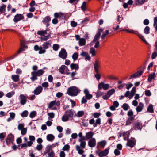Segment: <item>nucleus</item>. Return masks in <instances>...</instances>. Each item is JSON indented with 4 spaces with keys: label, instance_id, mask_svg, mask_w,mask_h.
Returning a JSON list of instances; mask_svg holds the SVG:
<instances>
[{
    "label": "nucleus",
    "instance_id": "1",
    "mask_svg": "<svg viewBox=\"0 0 157 157\" xmlns=\"http://www.w3.org/2000/svg\"><path fill=\"white\" fill-rule=\"evenodd\" d=\"M80 90L76 86H72L69 87L67 90V93L68 94L71 96H76Z\"/></svg>",
    "mask_w": 157,
    "mask_h": 157
},
{
    "label": "nucleus",
    "instance_id": "2",
    "mask_svg": "<svg viewBox=\"0 0 157 157\" xmlns=\"http://www.w3.org/2000/svg\"><path fill=\"white\" fill-rule=\"evenodd\" d=\"M58 56L63 59H66L67 56V53L64 48H62L61 49V51L59 52Z\"/></svg>",
    "mask_w": 157,
    "mask_h": 157
},
{
    "label": "nucleus",
    "instance_id": "3",
    "mask_svg": "<svg viewBox=\"0 0 157 157\" xmlns=\"http://www.w3.org/2000/svg\"><path fill=\"white\" fill-rule=\"evenodd\" d=\"M24 17L23 15V14H17L14 16L13 21L15 23H17L20 21L22 20H23V21H24Z\"/></svg>",
    "mask_w": 157,
    "mask_h": 157
},
{
    "label": "nucleus",
    "instance_id": "4",
    "mask_svg": "<svg viewBox=\"0 0 157 157\" xmlns=\"http://www.w3.org/2000/svg\"><path fill=\"white\" fill-rule=\"evenodd\" d=\"M20 97L21 98L20 104L22 105H24L26 104L27 101V98H28V97H26L23 94H21L20 95Z\"/></svg>",
    "mask_w": 157,
    "mask_h": 157
},
{
    "label": "nucleus",
    "instance_id": "5",
    "mask_svg": "<svg viewBox=\"0 0 157 157\" xmlns=\"http://www.w3.org/2000/svg\"><path fill=\"white\" fill-rule=\"evenodd\" d=\"M43 88L40 86H39L34 90L33 93L35 95H38L41 93Z\"/></svg>",
    "mask_w": 157,
    "mask_h": 157
},
{
    "label": "nucleus",
    "instance_id": "6",
    "mask_svg": "<svg viewBox=\"0 0 157 157\" xmlns=\"http://www.w3.org/2000/svg\"><path fill=\"white\" fill-rule=\"evenodd\" d=\"M96 141L94 138H92L88 142V145L89 147H94L96 145Z\"/></svg>",
    "mask_w": 157,
    "mask_h": 157
},
{
    "label": "nucleus",
    "instance_id": "7",
    "mask_svg": "<svg viewBox=\"0 0 157 157\" xmlns=\"http://www.w3.org/2000/svg\"><path fill=\"white\" fill-rule=\"evenodd\" d=\"M65 114L70 118H71V119H70V120H72V119L74 113L72 109H69L66 111Z\"/></svg>",
    "mask_w": 157,
    "mask_h": 157
},
{
    "label": "nucleus",
    "instance_id": "8",
    "mask_svg": "<svg viewBox=\"0 0 157 157\" xmlns=\"http://www.w3.org/2000/svg\"><path fill=\"white\" fill-rule=\"evenodd\" d=\"M109 152V149H105L104 151L100 152L98 155L100 157H102L106 156L108 154Z\"/></svg>",
    "mask_w": 157,
    "mask_h": 157
},
{
    "label": "nucleus",
    "instance_id": "9",
    "mask_svg": "<svg viewBox=\"0 0 157 157\" xmlns=\"http://www.w3.org/2000/svg\"><path fill=\"white\" fill-rule=\"evenodd\" d=\"M142 124L140 122H136L135 123L133 126V128L135 130H141L142 128Z\"/></svg>",
    "mask_w": 157,
    "mask_h": 157
},
{
    "label": "nucleus",
    "instance_id": "10",
    "mask_svg": "<svg viewBox=\"0 0 157 157\" xmlns=\"http://www.w3.org/2000/svg\"><path fill=\"white\" fill-rule=\"evenodd\" d=\"M51 41H48L44 42L43 43L42 46L44 49H48L51 46Z\"/></svg>",
    "mask_w": 157,
    "mask_h": 157
},
{
    "label": "nucleus",
    "instance_id": "11",
    "mask_svg": "<svg viewBox=\"0 0 157 157\" xmlns=\"http://www.w3.org/2000/svg\"><path fill=\"white\" fill-rule=\"evenodd\" d=\"M144 66H143L142 67L141 66L140 67L141 68V70L138 71L135 73L137 77H140L142 75L143 72V71L144 69Z\"/></svg>",
    "mask_w": 157,
    "mask_h": 157
},
{
    "label": "nucleus",
    "instance_id": "12",
    "mask_svg": "<svg viewBox=\"0 0 157 157\" xmlns=\"http://www.w3.org/2000/svg\"><path fill=\"white\" fill-rule=\"evenodd\" d=\"M156 75L155 72L150 74L148 78V81L151 82L152 79H154L156 77Z\"/></svg>",
    "mask_w": 157,
    "mask_h": 157
},
{
    "label": "nucleus",
    "instance_id": "13",
    "mask_svg": "<svg viewBox=\"0 0 157 157\" xmlns=\"http://www.w3.org/2000/svg\"><path fill=\"white\" fill-rule=\"evenodd\" d=\"M135 145V143L132 140H128L127 143V146L132 148Z\"/></svg>",
    "mask_w": 157,
    "mask_h": 157
},
{
    "label": "nucleus",
    "instance_id": "14",
    "mask_svg": "<svg viewBox=\"0 0 157 157\" xmlns=\"http://www.w3.org/2000/svg\"><path fill=\"white\" fill-rule=\"evenodd\" d=\"M47 139L49 141H52L54 139L55 137L52 134H49L47 136Z\"/></svg>",
    "mask_w": 157,
    "mask_h": 157
},
{
    "label": "nucleus",
    "instance_id": "15",
    "mask_svg": "<svg viewBox=\"0 0 157 157\" xmlns=\"http://www.w3.org/2000/svg\"><path fill=\"white\" fill-rule=\"evenodd\" d=\"M135 116L134 117H129L126 121L125 125H130L132 123V122L133 121Z\"/></svg>",
    "mask_w": 157,
    "mask_h": 157
},
{
    "label": "nucleus",
    "instance_id": "16",
    "mask_svg": "<svg viewBox=\"0 0 157 157\" xmlns=\"http://www.w3.org/2000/svg\"><path fill=\"white\" fill-rule=\"evenodd\" d=\"M52 146L51 145H48L45 148V150L44 151V155H45L47 153L50 152V151H51V150H52L51 149Z\"/></svg>",
    "mask_w": 157,
    "mask_h": 157
},
{
    "label": "nucleus",
    "instance_id": "17",
    "mask_svg": "<svg viewBox=\"0 0 157 157\" xmlns=\"http://www.w3.org/2000/svg\"><path fill=\"white\" fill-rule=\"evenodd\" d=\"M70 68L71 70L75 69L76 70H78L79 67L78 65L77 64L71 63L70 65Z\"/></svg>",
    "mask_w": 157,
    "mask_h": 157
},
{
    "label": "nucleus",
    "instance_id": "18",
    "mask_svg": "<svg viewBox=\"0 0 157 157\" xmlns=\"http://www.w3.org/2000/svg\"><path fill=\"white\" fill-rule=\"evenodd\" d=\"M67 68V67L65 65H62L61 66L59 69V72L62 74H64V70L65 68Z\"/></svg>",
    "mask_w": 157,
    "mask_h": 157
},
{
    "label": "nucleus",
    "instance_id": "19",
    "mask_svg": "<svg viewBox=\"0 0 157 157\" xmlns=\"http://www.w3.org/2000/svg\"><path fill=\"white\" fill-rule=\"evenodd\" d=\"M101 33L99 32H98L96 35H95L94 40L93 41V42H94L96 41H98L100 37Z\"/></svg>",
    "mask_w": 157,
    "mask_h": 157
},
{
    "label": "nucleus",
    "instance_id": "20",
    "mask_svg": "<svg viewBox=\"0 0 157 157\" xmlns=\"http://www.w3.org/2000/svg\"><path fill=\"white\" fill-rule=\"evenodd\" d=\"M6 7V6L4 4H3L0 6V15L5 12Z\"/></svg>",
    "mask_w": 157,
    "mask_h": 157
},
{
    "label": "nucleus",
    "instance_id": "21",
    "mask_svg": "<svg viewBox=\"0 0 157 157\" xmlns=\"http://www.w3.org/2000/svg\"><path fill=\"white\" fill-rule=\"evenodd\" d=\"M94 133L90 131L86 133V138L87 139H90L93 137Z\"/></svg>",
    "mask_w": 157,
    "mask_h": 157
},
{
    "label": "nucleus",
    "instance_id": "22",
    "mask_svg": "<svg viewBox=\"0 0 157 157\" xmlns=\"http://www.w3.org/2000/svg\"><path fill=\"white\" fill-rule=\"evenodd\" d=\"M86 40L84 38H81L79 40V44L80 46H84L85 45Z\"/></svg>",
    "mask_w": 157,
    "mask_h": 157
},
{
    "label": "nucleus",
    "instance_id": "23",
    "mask_svg": "<svg viewBox=\"0 0 157 157\" xmlns=\"http://www.w3.org/2000/svg\"><path fill=\"white\" fill-rule=\"evenodd\" d=\"M44 71L42 69L38 70L37 71H34L35 73L38 76H40L42 75L44 73Z\"/></svg>",
    "mask_w": 157,
    "mask_h": 157
},
{
    "label": "nucleus",
    "instance_id": "24",
    "mask_svg": "<svg viewBox=\"0 0 157 157\" xmlns=\"http://www.w3.org/2000/svg\"><path fill=\"white\" fill-rule=\"evenodd\" d=\"M34 72V71H33L31 72L32 77H31V79L32 81H34L37 79V75H36L35 73Z\"/></svg>",
    "mask_w": 157,
    "mask_h": 157
},
{
    "label": "nucleus",
    "instance_id": "25",
    "mask_svg": "<svg viewBox=\"0 0 157 157\" xmlns=\"http://www.w3.org/2000/svg\"><path fill=\"white\" fill-rule=\"evenodd\" d=\"M76 150L78 151V153L80 155H82L84 152V151L81 149L80 148V147L77 145L76 147Z\"/></svg>",
    "mask_w": 157,
    "mask_h": 157
},
{
    "label": "nucleus",
    "instance_id": "26",
    "mask_svg": "<svg viewBox=\"0 0 157 157\" xmlns=\"http://www.w3.org/2000/svg\"><path fill=\"white\" fill-rule=\"evenodd\" d=\"M12 80L15 82H17L19 81V76L16 75H13L12 76Z\"/></svg>",
    "mask_w": 157,
    "mask_h": 157
},
{
    "label": "nucleus",
    "instance_id": "27",
    "mask_svg": "<svg viewBox=\"0 0 157 157\" xmlns=\"http://www.w3.org/2000/svg\"><path fill=\"white\" fill-rule=\"evenodd\" d=\"M138 33L137 35L139 38L144 43H145L146 44H147V42L145 40V39L144 38V36L141 34H140L138 33V32H137Z\"/></svg>",
    "mask_w": 157,
    "mask_h": 157
},
{
    "label": "nucleus",
    "instance_id": "28",
    "mask_svg": "<svg viewBox=\"0 0 157 157\" xmlns=\"http://www.w3.org/2000/svg\"><path fill=\"white\" fill-rule=\"evenodd\" d=\"M148 112L151 113H154V110L152 104H150L148 107Z\"/></svg>",
    "mask_w": 157,
    "mask_h": 157
},
{
    "label": "nucleus",
    "instance_id": "29",
    "mask_svg": "<svg viewBox=\"0 0 157 157\" xmlns=\"http://www.w3.org/2000/svg\"><path fill=\"white\" fill-rule=\"evenodd\" d=\"M51 34H49L47 36H44L41 38V41H46L47 40L51 38Z\"/></svg>",
    "mask_w": 157,
    "mask_h": 157
},
{
    "label": "nucleus",
    "instance_id": "30",
    "mask_svg": "<svg viewBox=\"0 0 157 157\" xmlns=\"http://www.w3.org/2000/svg\"><path fill=\"white\" fill-rule=\"evenodd\" d=\"M47 33L46 30L39 31L37 32L38 35L44 36L45 34H47Z\"/></svg>",
    "mask_w": 157,
    "mask_h": 157
},
{
    "label": "nucleus",
    "instance_id": "31",
    "mask_svg": "<svg viewBox=\"0 0 157 157\" xmlns=\"http://www.w3.org/2000/svg\"><path fill=\"white\" fill-rule=\"evenodd\" d=\"M29 112L27 110H25L22 112L21 116L22 117H26L28 115Z\"/></svg>",
    "mask_w": 157,
    "mask_h": 157
},
{
    "label": "nucleus",
    "instance_id": "32",
    "mask_svg": "<svg viewBox=\"0 0 157 157\" xmlns=\"http://www.w3.org/2000/svg\"><path fill=\"white\" fill-rule=\"evenodd\" d=\"M122 107L125 111L127 110L130 108V107L127 103H124L122 106Z\"/></svg>",
    "mask_w": 157,
    "mask_h": 157
},
{
    "label": "nucleus",
    "instance_id": "33",
    "mask_svg": "<svg viewBox=\"0 0 157 157\" xmlns=\"http://www.w3.org/2000/svg\"><path fill=\"white\" fill-rule=\"evenodd\" d=\"M115 92V90L113 88L108 91L107 93L109 96L110 97Z\"/></svg>",
    "mask_w": 157,
    "mask_h": 157
},
{
    "label": "nucleus",
    "instance_id": "34",
    "mask_svg": "<svg viewBox=\"0 0 157 157\" xmlns=\"http://www.w3.org/2000/svg\"><path fill=\"white\" fill-rule=\"evenodd\" d=\"M15 94V92L14 91H12L11 92L8 93L6 94V96L9 98L11 97Z\"/></svg>",
    "mask_w": 157,
    "mask_h": 157
},
{
    "label": "nucleus",
    "instance_id": "35",
    "mask_svg": "<svg viewBox=\"0 0 157 157\" xmlns=\"http://www.w3.org/2000/svg\"><path fill=\"white\" fill-rule=\"evenodd\" d=\"M78 57V54L77 52L74 53L72 56V58L74 61L76 60Z\"/></svg>",
    "mask_w": 157,
    "mask_h": 157
},
{
    "label": "nucleus",
    "instance_id": "36",
    "mask_svg": "<svg viewBox=\"0 0 157 157\" xmlns=\"http://www.w3.org/2000/svg\"><path fill=\"white\" fill-rule=\"evenodd\" d=\"M100 90H99L98 89L97 92L96 93V97L97 98H99L104 94L103 92H102L100 91Z\"/></svg>",
    "mask_w": 157,
    "mask_h": 157
},
{
    "label": "nucleus",
    "instance_id": "37",
    "mask_svg": "<svg viewBox=\"0 0 157 157\" xmlns=\"http://www.w3.org/2000/svg\"><path fill=\"white\" fill-rule=\"evenodd\" d=\"M69 117L65 114L63 116L62 118V120L64 122L67 121L69 120Z\"/></svg>",
    "mask_w": 157,
    "mask_h": 157
},
{
    "label": "nucleus",
    "instance_id": "38",
    "mask_svg": "<svg viewBox=\"0 0 157 157\" xmlns=\"http://www.w3.org/2000/svg\"><path fill=\"white\" fill-rule=\"evenodd\" d=\"M86 2H84L82 3L81 6V8L82 10L85 11L86 10Z\"/></svg>",
    "mask_w": 157,
    "mask_h": 157
},
{
    "label": "nucleus",
    "instance_id": "39",
    "mask_svg": "<svg viewBox=\"0 0 157 157\" xmlns=\"http://www.w3.org/2000/svg\"><path fill=\"white\" fill-rule=\"evenodd\" d=\"M48 115L49 117L48 118V120H50V118H53L55 117V114L53 112L48 113Z\"/></svg>",
    "mask_w": 157,
    "mask_h": 157
},
{
    "label": "nucleus",
    "instance_id": "40",
    "mask_svg": "<svg viewBox=\"0 0 157 157\" xmlns=\"http://www.w3.org/2000/svg\"><path fill=\"white\" fill-rule=\"evenodd\" d=\"M98 144L101 145V147H104L106 144V142L105 141H102L98 142Z\"/></svg>",
    "mask_w": 157,
    "mask_h": 157
},
{
    "label": "nucleus",
    "instance_id": "41",
    "mask_svg": "<svg viewBox=\"0 0 157 157\" xmlns=\"http://www.w3.org/2000/svg\"><path fill=\"white\" fill-rule=\"evenodd\" d=\"M36 115V112L35 111H33L30 113L29 116L31 118H33L35 117Z\"/></svg>",
    "mask_w": 157,
    "mask_h": 157
},
{
    "label": "nucleus",
    "instance_id": "42",
    "mask_svg": "<svg viewBox=\"0 0 157 157\" xmlns=\"http://www.w3.org/2000/svg\"><path fill=\"white\" fill-rule=\"evenodd\" d=\"M104 83L103 82H101L99 83L98 86V88L99 90H101L102 89H104Z\"/></svg>",
    "mask_w": 157,
    "mask_h": 157
},
{
    "label": "nucleus",
    "instance_id": "43",
    "mask_svg": "<svg viewBox=\"0 0 157 157\" xmlns=\"http://www.w3.org/2000/svg\"><path fill=\"white\" fill-rule=\"evenodd\" d=\"M89 52L92 54V56H94L95 55V50L93 47H91L90 48Z\"/></svg>",
    "mask_w": 157,
    "mask_h": 157
},
{
    "label": "nucleus",
    "instance_id": "44",
    "mask_svg": "<svg viewBox=\"0 0 157 157\" xmlns=\"http://www.w3.org/2000/svg\"><path fill=\"white\" fill-rule=\"evenodd\" d=\"M52 48L53 50L55 51H57L58 50L59 47L58 44H54L53 45Z\"/></svg>",
    "mask_w": 157,
    "mask_h": 157
},
{
    "label": "nucleus",
    "instance_id": "45",
    "mask_svg": "<svg viewBox=\"0 0 157 157\" xmlns=\"http://www.w3.org/2000/svg\"><path fill=\"white\" fill-rule=\"evenodd\" d=\"M48 157H54L55 154L52 150L50 152L48 153Z\"/></svg>",
    "mask_w": 157,
    "mask_h": 157
},
{
    "label": "nucleus",
    "instance_id": "46",
    "mask_svg": "<svg viewBox=\"0 0 157 157\" xmlns=\"http://www.w3.org/2000/svg\"><path fill=\"white\" fill-rule=\"evenodd\" d=\"M51 20V18L49 16H47L43 20L42 22H49Z\"/></svg>",
    "mask_w": 157,
    "mask_h": 157
},
{
    "label": "nucleus",
    "instance_id": "47",
    "mask_svg": "<svg viewBox=\"0 0 157 157\" xmlns=\"http://www.w3.org/2000/svg\"><path fill=\"white\" fill-rule=\"evenodd\" d=\"M8 138L10 140L13 142L14 141V136L13 135L10 134H9L7 136Z\"/></svg>",
    "mask_w": 157,
    "mask_h": 157
},
{
    "label": "nucleus",
    "instance_id": "48",
    "mask_svg": "<svg viewBox=\"0 0 157 157\" xmlns=\"http://www.w3.org/2000/svg\"><path fill=\"white\" fill-rule=\"evenodd\" d=\"M109 31L108 30H106L104 33H103L101 36V38L102 39H103L106 36L109 34Z\"/></svg>",
    "mask_w": 157,
    "mask_h": 157
},
{
    "label": "nucleus",
    "instance_id": "49",
    "mask_svg": "<svg viewBox=\"0 0 157 157\" xmlns=\"http://www.w3.org/2000/svg\"><path fill=\"white\" fill-rule=\"evenodd\" d=\"M55 104V101H52L49 104L48 108L49 109L51 108Z\"/></svg>",
    "mask_w": 157,
    "mask_h": 157
},
{
    "label": "nucleus",
    "instance_id": "50",
    "mask_svg": "<svg viewBox=\"0 0 157 157\" xmlns=\"http://www.w3.org/2000/svg\"><path fill=\"white\" fill-rule=\"evenodd\" d=\"M146 0H135V2L136 4H143L145 2Z\"/></svg>",
    "mask_w": 157,
    "mask_h": 157
},
{
    "label": "nucleus",
    "instance_id": "51",
    "mask_svg": "<svg viewBox=\"0 0 157 157\" xmlns=\"http://www.w3.org/2000/svg\"><path fill=\"white\" fill-rule=\"evenodd\" d=\"M70 148V146L68 144H66L63 147L62 149L63 151H68Z\"/></svg>",
    "mask_w": 157,
    "mask_h": 157
},
{
    "label": "nucleus",
    "instance_id": "52",
    "mask_svg": "<svg viewBox=\"0 0 157 157\" xmlns=\"http://www.w3.org/2000/svg\"><path fill=\"white\" fill-rule=\"evenodd\" d=\"M84 114V112L83 111H79L77 112V116L80 117L82 116Z\"/></svg>",
    "mask_w": 157,
    "mask_h": 157
},
{
    "label": "nucleus",
    "instance_id": "53",
    "mask_svg": "<svg viewBox=\"0 0 157 157\" xmlns=\"http://www.w3.org/2000/svg\"><path fill=\"white\" fill-rule=\"evenodd\" d=\"M80 146L82 148H84L85 147L86 145V142L85 141L80 142Z\"/></svg>",
    "mask_w": 157,
    "mask_h": 157
},
{
    "label": "nucleus",
    "instance_id": "54",
    "mask_svg": "<svg viewBox=\"0 0 157 157\" xmlns=\"http://www.w3.org/2000/svg\"><path fill=\"white\" fill-rule=\"evenodd\" d=\"M43 146L41 144H38L36 147V149L38 151H40L43 148Z\"/></svg>",
    "mask_w": 157,
    "mask_h": 157
},
{
    "label": "nucleus",
    "instance_id": "55",
    "mask_svg": "<svg viewBox=\"0 0 157 157\" xmlns=\"http://www.w3.org/2000/svg\"><path fill=\"white\" fill-rule=\"evenodd\" d=\"M133 112L132 110H130L127 113V115L128 116L131 117H133L132 116L133 115Z\"/></svg>",
    "mask_w": 157,
    "mask_h": 157
},
{
    "label": "nucleus",
    "instance_id": "56",
    "mask_svg": "<svg viewBox=\"0 0 157 157\" xmlns=\"http://www.w3.org/2000/svg\"><path fill=\"white\" fill-rule=\"evenodd\" d=\"M127 86V84L124 83L122 84H120L117 86V88L119 89H121L124 86Z\"/></svg>",
    "mask_w": 157,
    "mask_h": 157
},
{
    "label": "nucleus",
    "instance_id": "57",
    "mask_svg": "<svg viewBox=\"0 0 157 157\" xmlns=\"http://www.w3.org/2000/svg\"><path fill=\"white\" fill-rule=\"evenodd\" d=\"M27 129L26 128H23L22 130H21V134L22 135H25L27 132Z\"/></svg>",
    "mask_w": 157,
    "mask_h": 157
},
{
    "label": "nucleus",
    "instance_id": "58",
    "mask_svg": "<svg viewBox=\"0 0 157 157\" xmlns=\"http://www.w3.org/2000/svg\"><path fill=\"white\" fill-rule=\"evenodd\" d=\"M108 79L110 80H118V78L113 76L112 75H109L108 76Z\"/></svg>",
    "mask_w": 157,
    "mask_h": 157
},
{
    "label": "nucleus",
    "instance_id": "59",
    "mask_svg": "<svg viewBox=\"0 0 157 157\" xmlns=\"http://www.w3.org/2000/svg\"><path fill=\"white\" fill-rule=\"evenodd\" d=\"M6 144L8 145H9V144H10V143L11 142L12 143H13V142L12 140H10L9 139V138H8L7 137L6 138Z\"/></svg>",
    "mask_w": 157,
    "mask_h": 157
},
{
    "label": "nucleus",
    "instance_id": "60",
    "mask_svg": "<svg viewBox=\"0 0 157 157\" xmlns=\"http://www.w3.org/2000/svg\"><path fill=\"white\" fill-rule=\"evenodd\" d=\"M71 25L72 27H75L77 26V24L76 22H75L74 21H72L71 22Z\"/></svg>",
    "mask_w": 157,
    "mask_h": 157
},
{
    "label": "nucleus",
    "instance_id": "61",
    "mask_svg": "<svg viewBox=\"0 0 157 157\" xmlns=\"http://www.w3.org/2000/svg\"><path fill=\"white\" fill-rule=\"evenodd\" d=\"M157 56V53L156 52H153L151 55L152 59H154L156 58Z\"/></svg>",
    "mask_w": 157,
    "mask_h": 157
},
{
    "label": "nucleus",
    "instance_id": "62",
    "mask_svg": "<svg viewBox=\"0 0 157 157\" xmlns=\"http://www.w3.org/2000/svg\"><path fill=\"white\" fill-rule=\"evenodd\" d=\"M42 86L43 87L47 88L49 86L48 83L47 82H45L42 84Z\"/></svg>",
    "mask_w": 157,
    "mask_h": 157
},
{
    "label": "nucleus",
    "instance_id": "63",
    "mask_svg": "<svg viewBox=\"0 0 157 157\" xmlns=\"http://www.w3.org/2000/svg\"><path fill=\"white\" fill-rule=\"evenodd\" d=\"M114 153L116 156H118L120 155V152L118 150L116 149L114 150Z\"/></svg>",
    "mask_w": 157,
    "mask_h": 157
},
{
    "label": "nucleus",
    "instance_id": "64",
    "mask_svg": "<svg viewBox=\"0 0 157 157\" xmlns=\"http://www.w3.org/2000/svg\"><path fill=\"white\" fill-rule=\"evenodd\" d=\"M113 105L116 108H117L119 106V103L117 101H115L113 102Z\"/></svg>",
    "mask_w": 157,
    "mask_h": 157
}]
</instances>
